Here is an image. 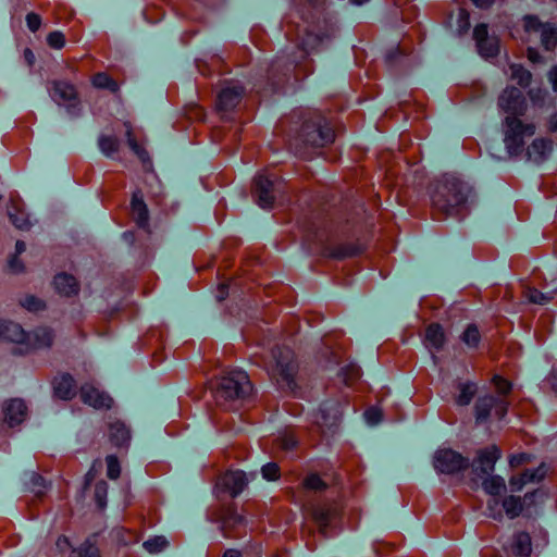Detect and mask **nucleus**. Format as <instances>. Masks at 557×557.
<instances>
[{
    "label": "nucleus",
    "mask_w": 557,
    "mask_h": 557,
    "mask_svg": "<svg viewBox=\"0 0 557 557\" xmlns=\"http://www.w3.org/2000/svg\"><path fill=\"white\" fill-rule=\"evenodd\" d=\"M325 5L326 0H292L290 12L282 22L286 38L306 54L336 33L335 22Z\"/></svg>",
    "instance_id": "f257e3e1"
},
{
    "label": "nucleus",
    "mask_w": 557,
    "mask_h": 557,
    "mask_svg": "<svg viewBox=\"0 0 557 557\" xmlns=\"http://www.w3.org/2000/svg\"><path fill=\"white\" fill-rule=\"evenodd\" d=\"M498 107L508 114L504 122L506 149L510 156H519L523 151L524 138L535 133L533 123H523L519 119L527 110L525 98L520 89L508 87L499 96Z\"/></svg>",
    "instance_id": "f03ea898"
},
{
    "label": "nucleus",
    "mask_w": 557,
    "mask_h": 557,
    "mask_svg": "<svg viewBox=\"0 0 557 557\" xmlns=\"http://www.w3.org/2000/svg\"><path fill=\"white\" fill-rule=\"evenodd\" d=\"M471 188L456 177H446L440 182L432 195V208L435 219L462 216L467 213V201Z\"/></svg>",
    "instance_id": "7ed1b4c3"
},
{
    "label": "nucleus",
    "mask_w": 557,
    "mask_h": 557,
    "mask_svg": "<svg viewBox=\"0 0 557 557\" xmlns=\"http://www.w3.org/2000/svg\"><path fill=\"white\" fill-rule=\"evenodd\" d=\"M252 385L246 372L240 370L231 371L224 375L214 392V399L218 406L226 409H236L235 403L247 397Z\"/></svg>",
    "instance_id": "20e7f679"
},
{
    "label": "nucleus",
    "mask_w": 557,
    "mask_h": 557,
    "mask_svg": "<svg viewBox=\"0 0 557 557\" xmlns=\"http://www.w3.org/2000/svg\"><path fill=\"white\" fill-rule=\"evenodd\" d=\"M296 370L297 364L293 350L286 346H276L272 350L269 372L282 389L294 391L297 387Z\"/></svg>",
    "instance_id": "39448f33"
},
{
    "label": "nucleus",
    "mask_w": 557,
    "mask_h": 557,
    "mask_svg": "<svg viewBox=\"0 0 557 557\" xmlns=\"http://www.w3.org/2000/svg\"><path fill=\"white\" fill-rule=\"evenodd\" d=\"M299 137L306 147L322 148L334 141L335 132L326 117L317 114L304 123Z\"/></svg>",
    "instance_id": "423d86ee"
},
{
    "label": "nucleus",
    "mask_w": 557,
    "mask_h": 557,
    "mask_svg": "<svg viewBox=\"0 0 557 557\" xmlns=\"http://www.w3.org/2000/svg\"><path fill=\"white\" fill-rule=\"evenodd\" d=\"M47 90L59 107L65 108L67 114L74 117L81 115L82 102L74 84L65 79H52L48 82Z\"/></svg>",
    "instance_id": "0eeeda50"
},
{
    "label": "nucleus",
    "mask_w": 557,
    "mask_h": 557,
    "mask_svg": "<svg viewBox=\"0 0 557 557\" xmlns=\"http://www.w3.org/2000/svg\"><path fill=\"white\" fill-rule=\"evenodd\" d=\"M433 466L441 473L453 474L466 470L469 459L450 448H442L436 450Z\"/></svg>",
    "instance_id": "6e6552de"
},
{
    "label": "nucleus",
    "mask_w": 557,
    "mask_h": 557,
    "mask_svg": "<svg viewBox=\"0 0 557 557\" xmlns=\"http://www.w3.org/2000/svg\"><path fill=\"white\" fill-rule=\"evenodd\" d=\"M276 184V175H268L265 172H262L255 177L252 195L259 207L263 209H271L273 207Z\"/></svg>",
    "instance_id": "1a4fd4ad"
},
{
    "label": "nucleus",
    "mask_w": 557,
    "mask_h": 557,
    "mask_svg": "<svg viewBox=\"0 0 557 557\" xmlns=\"http://www.w3.org/2000/svg\"><path fill=\"white\" fill-rule=\"evenodd\" d=\"M245 89L239 82H226L216 96V110L226 117L242 101Z\"/></svg>",
    "instance_id": "9d476101"
},
{
    "label": "nucleus",
    "mask_w": 557,
    "mask_h": 557,
    "mask_svg": "<svg viewBox=\"0 0 557 557\" xmlns=\"http://www.w3.org/2000/svg\"><path fill=\"white\" fill-rule=\"evenodd\" d=\"M343 405L337 400H326L314 414V423L319 430L325 434L336 426L341 420Z\"/></svg>",
    "instance_id": "9b49d317"
},
{
    "label": "nucleus",
    "mask_w": 557,
    "mask_h": 557,
    "mask_svg": "<svg viewBox=\"0 0 557 557\" xmlns=\"http://www.w3.org/2000/svg\"><path fill=\"white\" fill-rule=\"evenodd\" d=\"M527 33L541 32L543 47L549 51L557 46V29L550 24H542L537 16L527 15L523 18Z\"/></svg>",
    "instance_id": "f8f14e48"
},
{
    "label": "nucleus",
    "mask_w": 557,
    "mask_h": 557,
    "mask_svg": "<svg viewBox=\"0 0 557 557\" xmlns=\"http://www.w3.org/2000/svg\"><path fill=\"white\" fill-rule=\"evenodd\" d=\"M473 38L478 51L484 59L494 58L499 52V41L496 37H490L486 24H479L474 27Z\"/></svg>",
    "instance_id": "ddd939ff"
},
{
    "label": "nucleus",
    "mask_w": 557,
    "mask_h": 557,
    "mask_svg": "<svg viewBox=\"0 0 557 557\" xmlns=\"http://www.w3.org/2000/svg\"><path fill=\"white\" fill-rule=\"evenodd\" d=\"M482 487L492 498L487 502V508L494 518L500 517L498 497L506 491L505 480L500 475H490L482 482Z\"/></svg>",
    "instance_id": "4468645a"
},
{
    "label": "nucleus",
    "mask_w": 557,
    "mask_h": 557,
    "mask_svg": "<svg viewBox=\"0 0 557 557\" xmlns=\"http://www.w3.org/2000/svg\"><path fill=\"white\" fill-rule=\"evenodd\" d=\"M500 458V449L495 446H488L478 450L476 457L472 462V469L475 474L484 475L494 471L496 461Z\"/></svg>",
    "instance_id": "2eb2a0df"
},
{
    "label": "nucleus",
    "mask_w": 557,
    "mask_h": 557,
    "mask_svg": "<svg viewBox=\"0 0 557 557\" xmlns=\"http://www.w3.org/2000/svg\"><path fill=\"white\" fill-rule=\"evenodd\" d=\"M81 399L84 404L96 409H110L113 399L104 392L98 389L92 384H84L79 391Z\"/></svg>",
    "instance_id": "dca6fc26"
},
{
    "label": "nucleus",
    "mask_w": 557,
    "mask_h": 557,
    "mask_svg": "<svg viewBox=\"0 0 557 557\" xmlns=\"http://www.w3.org/2000/svg\"><path fill=\"white\" fill-rule=\"evenodd\" d=\"M313 520L320 528H326L338 515V506L334 502H320L307 507Z\"/></svg>",
    "instance_id": "f3484780"
},
{
    "label": "nucleus",
    "mask_w": 557,
    "mask_h": 557,
    "mask_svg": "<svg viewBox=\"0 0 557 557\" xmlns=\"http://www.w3.org/2000/svg\"><path fill=\"white\" fill-rule=\"evenodd\" d=\"M247 484L248 479L242 470L227 471L219 480V485L232 497L238 496Z\"/></svg>",
    "instance_id": "a211bd4d"
},
{
    "label": "nucleus",
    "mask_w": 557,
    "mask_h": 557,
    "mask_svg": "<svg viewBox=\"0 0 557 557\" xmlns=\"http://www.w3.org/2000/svg\"><path fill=\"white\" fill-rule=\"evenodd\" d=\"M131 215L137 226L143 230L149 228V211L140 189H136L131 199Z\"/></svg>",
    "instance_id": "6ab92c4d"
},
{
    "label": "nucleus",
    "mask_w": 557,
    "mask_h": 557,
    "mask_svg": "<svg viewBox=\"0 0 557 557\" xmlns=\"http://www.w3.org/2000/svg\"><path fill=\"white\" fill-rule=\"evenodd\" d=\"M446 343V335L443 326L438 323H431L425 327L423 344L435 358V352L443 349Z\"/></svg>",
    "instance_id": "aec40b11"
},
{
    "label": "nucleus",
    "mask_w": 557,
    "mask_h": 557,
    "mask_svg": "<svg viewBox=\"0 0 557 557\" xmlns=\"http://www.w3.org/2000/svg\"><path fill=\"white\" fill-rule=\"evenodd\" d=\"M4 421L13 428L21 424L27 417V407L22 399H10L3 404Z\"/></svg>",
    "instance_id": "412c9836"
},
{
    "label": "nucleus",
    "mask_w": 557,
    "mask_h": 557,
    "mask_svg": "<svg viewBox=\"0 0 557 557\" xmlns=\"http://www.w3.org/2000/svg\"><path fill=\"white\" fill-rule=\"evenodd\" d=\"M0 339L24 344L30 336L18 323L0 319Z\"/></svg>",
    "instance_id": "4be33fe9"
},
{
    "label": "nucleus",
    "mask_w": 557,
    "mask_h": 557,
    "mask_svg": "<svg viewBox=\"0 0 557 557\" xmlns=\"http://www.w3.org/2000/svg\"><path fill=\"white\" fill-rule=\"evenodd\" d=\"M54 395L63 400L72 399L76 395V383L72 375L60 374L53 381Z\"/></svg>",
    "instance_id": "5701e85b"
},
{
    "label": "nucleus",
    "mask_w": 557,
    "mask_h": 557,
    "mask_svg": "<svg viewBox=\"0 0 557 557\" xmlns=\"http://www.w3.org/2000/svg\"><path fill=\"white\" fill-rule=\"evenodd\" d=\"M546 469L541 465L536 469H527L523 473L517 476H511L509 484L512 491H520L527 483H537L544 479Z\"/></svg>",
    "instance_id": "b1692460"
},
{
    "label": "nucleus",
    "mask_w": 557,
    "mask_h": 557,
    "mask_svg": "<svg viewBox=\"0 0 557 557\" xmlns=\"http://www.w3.org/2000/svg\"><path fill=\"white\" fill-rule=\"evenodd\" d=\"M108 436L111 444L117 448H127L131 443V431L121 421H114L109 424Z\"/></svg>",
    "instance_id": "393cba45"
},
{
    "label": "nucleus",
    "mask_w": 557,
    "mask_h": 557,
    "mask_svg": "<svg viewBox=\"0 0 557 557\" xmlns=\"http://www.w3.org/2000/svg\"><path fill=\"white\" fill-rule=\"evenodd\" d=\"M27 336H30V339H26L25 344L34 349L49 348L54 341L52 329L47 326H39L33 332L27 333Z\"/></svg>",
    "instance_id": "a878e982"
},
{
    "label": "nucleus",
    "mask_w": 557,
    "mask_h": 557,
    "mask_svg": "<svg viewBox=\"0 0 557 557\" xmlns=\"http://www.w3.org/2000/svg\"><path fill=\"white\" fill-rule=\"evenodd\" d=\"M553 150V141L548 138H536L527 149L530 160L535 163L545 161Z\"/></svg>",
    "instance_id": "bb28decb"
},
{
    "label": "nucleus",
    "mask_w": 557,
    "mask_h": 557,
    "mask_svg": "<svg viewBox=\"0 0 557 557\" xmlns=\"http://www.w3.org/2000/svg\"><path fill=\"white\" fill-rule=\"evenodd\" d=\"M245 524V517L238 513L234 507H227L225 509L222 518V525L225 531L233 532L232 534H227V536H238L240 534V530H244Z\"/></svg>",
    "instance_id": "cd10ccee"
},
{
    "label": "nucleus",
    "mask_w": 557,
    "mask_h": 557,
    "mask_svg": "<svg viewBox=\"0 0 557 557\" xmlns=\"http://www.w3.org/2000/svg\"><path fill=\"white\" fill-rule=\"evenodd\" d=\"M53 285L57 293L65 297L75 296L79 290L77 280L66 273L57 274L53 280Z\"/></svg>",
    "instance_id": "c85d7f7f"
},
{
    "label": "nucleus",
    "mask_w": 557,
    "mask_h": 557,
    "mask_svg": "<svg viewBox=\"0 0 557 557\" xmlns=\"http://www.w3.org/2000/svg\"><path fill=\"white\" fill-rule=\"evenodd\" d=\"M510 553L515 557H530L532 553L531 536L527 532H517L512 535Z\"/></svg>",
    "instance_id": "c756f323"
},
{
    "label": "nucleus",
    "mask_w": 557,
    "mask_h": 557,
    "mask_svg": "<svg viewBox=\"0 0 557 557\" xmlns=\"http://www.w3.org/2000/svg\"><path fill=\"white\" fill-rule=\"evenodd\" d=\"M8 215L12 224L18 230H28L30 222L28 215L21 208V200L11 198L10 206L8 208Z\"/></svg>",
    "instance_id": "7c9ffc66"
},
{
    "label": "nucleus",
    "mask_w": 557,
    "mask_h": 557,
    "mask_svg": "<svg viewBox=\"0 0 557 557\" xmlns=\"http://www.w3.org/2000/svg\"><path fill=\"white\" fill-rule=\"evenodd\" d=\"M307 230H309L307 240L317 243L321 248L327 250L329 234L326 231L333 230L332 225L324 222L319 225L312 223Z\"/></svg>",
    "instance_id": "2f4dec72"
},
{
    "label": "nucleus",
    "mask_w": 557,
    "mask_h": 557,
    "mask_svg": "<svg viewBox=\"0 0 557 557\" xmlns=\"http://www.w3.org/2000/svg\"><path fill=\"white\" fill-rule=\"evenodd\" d=\"M495 405L496 397L492 395H485L483 397L478 398L474 406L476 422L482 423L487 421L492 411L494 410Z\"/></svg>",
    "instance_id": "473e14b6"
},
{
    "label": "nucleus",
    "mask_w": 557,
    "mask_h": 557,
    "mask_svg": "<svg viewBox=\"0 0 557 557\" xmlns=\"http://www.w3.org/2000/svg\"><path fill=\"white\" fill-rule=\"evenodd\" d=\"M298 436L293 429H287L275 440V447L282 451H294L298 445Z\"/></svg>",
    "instance_id": "72a5a7b5"
},
{
    "label": "nucleus",
    "mask_w": 557,
    "mask_h": 557,
    "mask_svg": "<svg viewBox=\"0 0 557 557\" xmlns=\"http://www.w3.org/2000/svg\"><path fill=\"white\" fill-rule=\"evenodd\" d=\"M458 395L455 397V401L459 406H467L471 403L474 395L476 394L478 386L475 383L467 381L459 382L457 384Z\"/></svg>",
    "instance_id": "f704fd0d"
},
{
    "label": "nucleus",
    "mask_w": 557,
    "mask_h": 557,
    "mask_svg": "<svg viewBox=\"0 0 557 557\" xmlns=\"http://www.w3.org/2000/svg\"><path fill=\"white\" fill-rule=\"evenodd\" d=\"M91 84L97 89H106L113 94L117 92L120 89L119 83L106 72H99L92 75Z\"/></svg>",
    "instance_id": "c9c22d12"
},
{
    "label": "nucleus",
    "mask_w": 557,
    "mask_h": 557,
    "mask_svg": "<svg viewBox=\"0 0 557 557\" xmlns=\"http://www.w3.org/2000/svg\"><path fill=\"white\" fill-rule=\"evenodd\" d=\"M502 506L508 518L515 519L520 516L523 510V502L519 496H507L503 499Z\"/></svg>",
    "instance_id": "e433bc0d"
},
{
    "label": "nucleus",
    "mask_w": 557,
    "mask_h": 557,
    "mask_svg": "<svg viewBox=\"0 0 557 557\" xmlns=\"http://www.w3.org/2000/svg\"><path fill=\"white\" fill-rule=\"evenodd\" d=\"M338 376L346 386H352L361 377V369L355 363H348L341 368Z\"/></svg>",
    "instance_id": "4c0bfd02"
},
{
    "label": "nucleus",
    "mask_w": 557,
    "mask_h": 557,
    "mask_svg": "<svg viewBox=\"0 0 557 557\" xmlns=\"http://www.w3.org/2000/svg\"><path fill=\"white\" fill-rule=\"evenodd\" d=\"M20 306L33 313L44 311L46 309V302L35 295H24L18 300Z\"/></svg>",
    "instance_id": "58836bf2"
},
{
    "label": "nucleus",
    "mask_w": 557,
    "mask_h": 557,
    "mask_svg": "<svg viewBox=\"0 0 557 557\" xmlns=\"http://www.w3.org/2000/svg\"><path fill=\"white\" fill-rule=\"evenodd\" d=\"M127 127L126 131V137H127V144L129 148L134 151V153L144 162L150 161L148 151L144 148L141 144H139L136 138L133 135L132 127L128 123L125 124Z\"/></svg>",
    "instance_id": "ea45409f"
},
{
    "label": "nucleus",
    "mask_w": 557,
    "mask_h": 557,
    "mask_svg": "<svg viewBox=\"0 0 557 557\" xmlns=\"http://www.w3.org/2000/svg\"><path fill=\"white\" fill-rule=\"evenodd\" d=\"M523 294L530 302L546 305L554 298L555 292L542 293L534 287H527Z\"/></svg>",
    "instance_id": "a19ab883"
},
{
    "label": "nucleus",
    "mask_w": 557,
    "mask_h": 557,
    "mask_svg": "<svg viewBox=\"0 0 557 557\" xmlns=\"http://www.w3.org/2000/svg\"><path fill=\"white\" fill-rule=\"evenodd\" d=\"M510 78L516 81L521 87H527L531 83L532 75L520 64H511L510 67Z\"/></svg>",
    "instance_id": "79ce46f5"
},
{
    "label": "nucleus",
    "mask_w": 557,
    "mask_h": 557,
    "mask_svg": "<svg viewBox=\"0 0 557 557\" xmlns=\"http://www.w3.org/2000/svg\"><path fill=\"white\" fill-rule=\"evenodd\" d=\"M460 339L469 348H476L481 341V334L478 326L475 324H469L460 335Z\"/></svg>",
    "instance_id": "37998d69"
},
{
    "label": "nucleus",
    "mask_w": 557,
    "mask_h": 557,
    "mask_svg": "<svg viewBox=\"0 0 557 557\" xmlns=\"http://www.w3.org/2000/svg\"><path fill=\"white\" fill-rule=\"evenodd\" d=\"M98 145L102 153L107 157H112L115 152H117L120 144L116 137L102 135L99 137Z\"/></svg>",
    "instance_id": "c03bdc74"
},
{
    "label": "nucleus",
    "mask_w": 557,
    "mask_h": 557,
    "mask_svg": "<svg viewBox=\"0 0 557 557\" xmlns=\"http://www.w3.org/2000/svg\"><path fill=\"white\" fill-rule=\"evenodd\" d=\"M69 557H100V552L97 546L85 542L78 548L73 549Z\"/></svg>",
    "instance_id": "a18cd8bd"
},
{
    "label": "nucleus",
    "mask_w": 557,
    "mask_h": 557,
    "mask_svg": "<svg viewBox=\"0 0 557 557\" xmlns=\"http://www.w3.org/2000/svg\"><path fill=\"white\" fill-rule=\"evenodd\" d=\"M168 545V541L164 536H153L144 542V548L151 553L157 554L163 550Z\"/></svg>",
    "instance_id": "49530a36"
},
{
    "label": "nucleus",
    "mask_w": 557,
    "mask_h": 557,
    "mask_svg": "<svg viewBox=\"0 0 557 557\" xmlns=\"http://www.w3.org/2000/svg\"><path fill=\"white\" fill-rule=\"evenodd\" d=\"M107 462V475L111 480H116L121 475V466L116 456L108 455L106 458Z\"/></svg>",
    "instance_id": "de8ad7c7"
},
{
    "label": "nucleus",
    "mask_w": 557,
    "mask_h": 557,
    "mask_svg": "<svg viewBox=\"0 0 557 557\" xmlns=\"http://www.w3.org/2000/svg\"><path fill=\"white\" fill-rule=\"evenodd\" d=\"M108 483L99 481L95 485V500L99 508H104L107 505Z\"/></svg>",
    "instance_id": "09e8293b"
},
{
    "label": "nucleus",
    "mask_w": 557,
    "mask_h": 557,
    "mask_svg": "<svg viewBox=\"0 0 557 557\" xmlns=\"http://www.w3.org/2000/svg\"><path fill=\"white\" fill-rule=\"evenodd\" d=\"M302 485L309 491H322L326 487L324 481L318 474H309L305 478Z\"/></svg>",
    "instance_id": "8fccbe9b"
},
{
    "label": "nucleus",
    "mask_w": 557,
    "mask_h": 557,
    "mask_svg": "<svg viewBox=\"0 0 557 557\" xmlns=\"http://www.w3.org/2000/svg\"><path fill=\"white\" fill-rule=\"evenodd\" d=\"M47 44L52 49H62L65 46V36L59 30L51 32L47 36Z\"/></svg>",
    "instance_id": "3c124183"
},
{
    "label": "nucleus",
    "mask_w": 557,
    "mask_h": 557,
    "mask_svg": "<svg viewBox=\"0 0 557 557\" xmlns=\"http://www.w3.org/2000/svg\"><path fill=\"white\" fill-rule=\"evenodd\" d=\"M493 384L497 393L504 396L508 395L512 388L511 382L500 375H495L493 377Z\"/></svg>",
    "instance_id": "603ef678"
},
{
    "label": "nucleus",
    "mask_w": 557,
    "mask_h": 557,
    "mask_svg": "<svg viewBox=\"0 0 557 557\" xmlns=\"http://www.w3.org/2000/svg\"><path fill=\"white\" fill-rule=\"evenodd\" d=\"M8 271L12 274H20L25 271V264L17 255H10L8 259Z\"/></svg>",
    "instance_id": "864d4df0"
},
{
    "label": "nucleus",
    "mask_w": 557,
    "mask_h": 557,
    "mask_svg": "<svg viewBox=\"0 0 557 557\" xmlns=\"http://www.w3.org/2000/svg\"><path fill=\"white\" fill-rule=\"evenodd\" d=\"M263 479L274 481L280 478V467L275 462H269L261 468Z\"/></svg>",
    "instance_id": "5fc2aeb1"
},
{
    "label": "nucleus",
    "mask_w": 557,
    "mask_h": 557,
    "mask_svg": "<svg viewBox=\"0 0 557 557\" xmlns=\"http://www.w3.org/2000/svg\"><path fill=\"white\" fill-rule=\"evenodd\" d=\"M363 416H364L366 421L371 425L379 423L382 419L381 410L375 407L368 408L364 411Z\"/></svg>",
    "instance_id": "6e6d98bb"
},
{
    "label": "nucleus",
    "mask_w": 557,
    "mask_h": 557,
    "mask_svg": "<svg viewBox=\"0 0 557 557\" xmlns=\"http://www.w3.org/2000/svg\"><path fill=\"white\" fill-rule=\"evenodd\" d=\"M329 253L334 258H345L352 256L355 253V249L351 246H338L329 250Z\"/></svg>",
    "instance_id": "4d7b16f0"
},
{
    "label": "nucleus",
    "mask_w": 557,
    "mask_h": 557,
    "mask_svg": "<svg viewBox=\"0 0 557 557\" xmlns=\"http://www.w3.org/2000/svg\"><path fill=\"white\" fill-rule=\"evenodd\" d=\"M26 24L29 30L37 32L41 25V18L38 14L32 12L26 15Z\"/></svg>",
    "instance_id": "13d9d810"
},
{
    "label": "nucleus",
    "mask_w": 557,
    "mask_h": 557,
    "mask_svg": "<svg viewBox=\"0 0 557 557\" xmlns=\"http://www.w3.org/2000/svg\"><path fill=\"white\" fill-rule=\"evenodd\" d=\"M508 406H509V404L505 399L496 398V405L494 406V412H495V416L499 420L503 419L507 414Z\"/></svg>",
    "instance_id": "bf43d9fd"
},
{
    "label": "nucleus",
    "mask_w": 557,
    "mask_h": 557,
    "mask_svg": "<svg viewBox=\"0 0 557 557\" xmlns=\"http://www.w3.org/2000/svg\"><path fill=\"white\" fill-rule=\"evenodd\" d=\"M545 383L552 388V391L557 394V369H553L547 377L545 379Z\"/></svg>",
    "instance_id": "052dcab7"
},
{
    "label": "nucleus",
    "mask_w": 557,
    "mask_h": 557,
    "mask_svg": "<svg viewBox=\"0 0 557 557\" xmlns=\"http://www.w3.org/2000/svg\"><path fill=\"white\" fill-rule=\"evenodd\" d=\"M23 60L27 66L33 67L35 64L36 58L30 48H25L23 51Z\"/></svg>",
    "instance_id": "680f3d73"
},
{
    "label": "nucleus",
    "mask_w": 557,
    "mask_h": 557,
    "mask_svg": "<svg viewBox=\"0 0 557 557\" xmlns=\"http://www.w3.org/2000/svg\"><path fill=\"white\" fill-rule=\"evenodd\" d=\"M71 546L70 541L66 536L61 535L57 541V547L60 552H65Z\"/></svg>",
    "instance_id": "e2e57ef3"
},
{
    "label": "nucleus",
    "mask_w": 557,
    "mask_h": 557,
    "mask_svg": "<svg viewBox=\"0 0 557 557\" xmlns=\"http://www.w3.org/2000/svg\"><path fill=\"white\" fill-rule=\"evenodd\" d=\"M459 24L460 27H465V29L469 27V14L465 10H461L459 13Z\"/></svg>",
    "instance_id": "0e129e2a"
},
{
    "label": "nucleus",
    "mask_w": 557,
    "mask_h": 557,
    "mask_svg": "<svg viewBox=\"0 0 557 557\" xmlns=\"http://www.w3.org/2000/svg\"><path fill=\"white\" fill-rule=\"evenodd\" d=\"M528 58L533 63L540 62V59H541L540 53L534 48L528 49Z\"/></svg>",
    "instance_id": "69168bd1"
},
{
    "label": "nucleus",
    "mask_w": 557,
    "mask_h": 557,
    "mask_svg": "<svg viewBox=\"0 0 557 557\" xmlns=\"http://www.w3.org/2000/svg\"><path fill=\"white\" fill-rule=\"evenodd\" d=\"M549 81L555 91H557V66H554L549 72Z\"/></svg>",
    "instance_id": "338daca9"
},
{
    "label": "nucleus",
    "mask_w": 557,
    "mask_h": 557,
    "mask_svg": "<svg viewBox=\"0 0 557 557\" xmlns=\"http://www.w3.org/2000/svg\"><path fill=\"white\" fill-rule=\"evenodd\" d=\"M548 129L550 132H556L557 131V113L556 114H553L550 117H549V121H548Z\"/></svg>",
    "instance_id": "774afa93"
}]
</instances>
